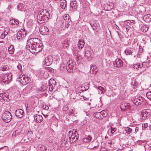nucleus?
<instances>
[{
  "label": "nucleus",
  "instance_id": "obj_1",
  "mask_svg": "<svg viewBox=\"0 0 151 151\" xmlns=\"http://www.w3.org/2000/svg\"><path fill=\"white\" fill-rule=\"evenodd\" d=\"M40 40L38 38H31L28 40L26 46V49L31 52L38 53L42 50Z\"/></svg>",
  "mask_w": 151,
  "mask_h": 151
},
{
  "label": "nucleus",
  "instance_id": "obj_2",
  "mask_svg": "<svg viewBox=\"0 0 151 151\" xmlns=\"http://www.w3.org/2000/svg\"><path fill=\"white\" fill-rule=\"evenodd\" d=\"M50 15L49 13L45 10H41L38 13L37 17V22L42 24L46 22L49 19Z\"/></svg>",
  "mask_w": 151,
  "mask_h": 151
},
{
  "label": "nucleus",
  "instance_id": "obj_3",
  "mask_svg": "<svg viewBox=\"0 0 151 151\" xmlns=\"http://www.w3.org/2000/svg\"><path fill=\"white\" fill-rule=\"evenodd\" d=\"M66 66V69L67 71L70 73L73 72L76 69L75 63L73 62L72 60L68 61Z\"/></svg>",
  "mask_w": 151,
  "mask_h": 151
},
{
  "label": "nucleus",
  "instance_id": "obj_4",
  "mask_svg": "<svg viewBox=\"0 0 151 151\" xmlns=\"http://www.w3.org/2000/svg\"><path fill=\"white\" fill-rule=\"evenodd\" d=\"M12 118L11 114L9 111H6L2 115L1 119L4 122H9L11 121Z\"/></svg>",
  "mask_w": 151,
  "mask_h": 151
},
{
  "label": "nucleus",
  "instance_id": "obj_5",
  "mask_svg": "<svg viewBox=\"0 0 151 151\" xmlns=\"http://www.w3.org/2000/svg\"><path fill=\"white\" fill-rule=\"evenodd\" d=\"M76 130L77 129H75V132H77ZM69 133L70 135V134H71V136L69 137V140L70 143H73L77 140L78 137V136L76 135L75 132L73 134V132L69 131Z\"/></svg>",
  "mask_w": 151,
  "mask_h": 151
},
{
  "label": "nucleus",
  "instance_id": "obj_6",
  "mask_svg": "<svg viewBox=\"0 0 151 151\" xmlns=\"http://www.w3.org/2000/svg\"><path fill=\"white\" fill-rule=\"evenodd\" d=\"M53 57L51 55H49L45 57L44 60V64L46 66H49L51 65L52 62Z\"/></svg>",
  "mask_w": 151,
  "mask_h": 151
},
{
  "label": "nucleus",
  "instance_id": "obj_7",
  "mask_svg": "<svg viewBox=\"0 0 151 151\" xmlns=\"http://www.w3.org/2000/svg\"><path fill=\"white\" fill-rule=\"evenodd\" d=\"M20 78V82L23 85H25L30 81V77H26L24 75H22Z\"/></svg>",
  "mask_w": 151,
  "mask_h": 151
},
{
  "label": "nucleus",
  "instance_id": "obj_8",
  "mask_svg": "<svg viewBox=\"0 0 151 151\" xmlns=\"http://www.w3.org/2000/svg\"><path fill=\"white\" fill-rule=\"evenodd\" d=\"M151 113V110L149 109H144L142 111L141 115H142V119L145 120L147 116L150 115Z\"/></svg>",
  "mask_w": 151,
  "mask_h": 151
},
{
  "label": "nucleus",
  "instance_id": "obj_9",
  "mask_svg": "<svg viewBox=\"0 0 151 151\" xmlns=\"http://www.w3.org/2000/svg\"><path fill=\"white\" fill-rule=\"evenodd\" d=\"M39 31L42 35H47L48 33L49 29L47 27L42 26L40 27Z\"/></svg>",
  "mask_w": 151,
  "mask_h": 151
},
{
  "label": "nucleus",
  "instance_id": "obj_10",
  "mask_svg": "<svg viewBox=\"0 0 151 151\" xmlns=\"http://www.w3.org/2000/svg\"><path fill=\"white\" fill-rule=\"evenodd\" d=\"M113 64L115 67L119 68L122 67L123 65L122 61L119 58H117L114 61Z\"/></svg>",
  "mask_w": 151,
  "mask_h": 151
},
{
  "label": "nucleus",
  "instance_id": "obj_11",
  "mask_svg": "<svg viewBox=\"0 0 151 151\" xmlns=\"http://www.w3.org/2000/svg\"><path fill=\"white\" fill-rule=\"evenodd\" d=\"M55 81L53 79H50L49 81V87L50 91H52L56 85Z\"/></svg>",
  "mask_w": 151,
  "mask_h": 151
},
{
  "label": "nucleus",
  "instance_id": "obj_12",
  "mask_svg": "<svg viewBox=\"0 0 151 151\" xmlns=\"http://www.w3.org/2000/svg\"><path fill=\"white\" fill-rule=\"evenodd\" d=\"M131 107L129 103H125L122 104L120 106V108L122 111H124L128 109H130Z\"/></svg>",
  "mask_w": 151,
  "mask_h": 151
},
{
  "label": "nucleus",
  "instance_id": "obj_13",
  "mask_svg": "<svg viewBox=\"0 0 151 151\" xmlns=\"http://www.w3.org/2000/svg\"><path fill=\"white\" fill-rule=\"evenodd\" d=\"M103 111H101L99 112L95 113L94 114V116L97 119H101L103 118V117L106 116L107 115V113L104 114H103Z\"/></svg>",
  "mask_w": 151,
  "mask_h": 151
},
{
  "label": "nucleus",
  "instance_id": "obj_14",
  "mask_svg": "<svg viewBox=\"0 0 151 151\" xmlns=\"http://www.w3.org/2000/svg\"><path fill=\"white\" fill-rule=\"evenodd\" d=\"M70 11L73 12L74 11L76 10L77 8V2L75 1H72L70 3Z\"/></svg>",
  "mask_w": 151,
  "mask_h": 151
},
{
  "label": "nucleus",
  "instance_id": "obj_15",
  "mask_svg": "<svg viewBox=\"0 0 151 151\" xmlns=\"http://www.w3.org/2000/svg\"><path fill=\"white\" fill-rule=\"evenodd\" d=\"M24 113L23 111L21 109H19L16 110L15 115L16 116L19 118H22L23 116Z\"/></svg>",
  "mask_w": 151,
  "mask_h": 151
},
{
  "label": "nucleus",
  "instance_id": "obj_16",
  "mask_svg": "<svg viewBox=\"0 0 151 151\" xmlns=\"http://www.w3.org/2000/svg\"><path fill=\"white\" fill-rule=\"evenodd\" d=\"M34 117L35 122L38 123L41 122L43 120L42 117L40 115L36 114L34 115Z\"/></svg>",
  "mask_w": 151,
  "mask_h": 151
},
{
  "label": "nucleus",
  "instance_id": "obj_17",
  "mask_svg": "<svg viewBox=\"0 0 151 151\" xmlns=\"http://www.w3.org/2000/svg\"><path fill=\"white\" fill-rule=\"evenodd\" d=\"M85 43L83 39H80L78 42V46L79 49L82 48L84 45Z\"/></svg>",
  "mask_w": 151,
  "mask_h": 151
},
{
  "label": "nucleus",
  "instance_id": "obj_18",
  "mask_svg": "<svg viewBox=\"0 0 151 151\" xmlns=\"http://www.w3.org/2000/svg\"><path fill=\"white\" fill-rule=\"evenodd\" d=\"M143 19L147 22H151V15L147 14L144 15L143 17Z\"/></svg>",
  "mask_w": 151,
  "mask_h": 151
},
{
  "label": "nucleus",
  "instance_id": "obj_19",
  "mask_svg": "<svg viewBox=\"0 0 151 151\" xmlns=\"http://www.w3.org/2000/svg\"><path fill=\"white\" fill-rule=\"evenodd\" d=\"M63 47H65L66 48L68 47L69 45V40L67 39L63 40L62 41Z\"/></svg>",
  "mask_w": 151,
  "mask_h": 151
},
{
  "label": "nucleus",
  "instance_id": "obj_20",
  "mask_svg": "<svg viewBox=\"0 0 151 151\" xmlns=\"http://www.w3.org/2000/svg\"><path fill=\"white\" fill-rule=\"evenodd\" d=\"M0 99L4 100L5 101H9V99L6 97V94L5 93H0Z\"/></svg>",
  "mask_w": 151,
  "mask_h": 151
},
{
  "label": "nucleus",
  "instance_id": "obj_21",
  "mask_svg": "<svg viewBox=\"0 0 151 151\" xmlns=\"http://www.w3.org/2000/svg\"><path fill=\"white\" fill-rule=\"evenodd\" d=\"M60 4L61 8L62 9H65L67 5L66 1L65 0H61L60 2Z\"/></svg>",
  "mask_w": 151,
  "mask_h": 151
},
{
  "label": "nucleus",
  "instance_id": "obj_22",
  "mask_svg": "<svg viewBox=\"0 0 151 151\" xmlns=\"http://www.w3.org/2000/svg\"><path fill=\"white\" fill-rule=\"evenodd\" d=\"M92 139L90 135H88L83 138V141L85 142H88L91 141Z\"/></svg>",
  "mask_w": 151,
  "mask_h": 151
},
{
  "label": "nucleus",
  "instance_id": "obj_23",
  "mask_svg": "<svg viewBox=\"0 0 151 151\" xmlns=\"http://www.w3.org/2000/svg\"><path fill=\"white\" fill-rule=\"evenodd\" d=\"M14 49L13 45H9L8 48V51L9 54H13L14 51Z\"/></svg>",
  "mask_w": 151,
  "mask_h": 151
},
{
  "label": "nucleus",
  "instance_id": "obj_24",
  "mask_svg": "<svg viewBox=\"0 0 151 151\" xmlns=\"http://www.w3.org/2000/svg\"><path fill=\"white\" fill-rule=\"evenodd\" d=\"M131 84L133 85V88L134 89H135L136 88H137L139 85L138 83L135 81H132Z\"/></svg>",
  "mask_w": 151,
  "mask_h": 151
},
{
  "label": "nucleus",
  "instance_id": "obj_25",
  "mask_svg": "<svg viewBox=\"0 0 151 151\" xmlns=\"http://www.w3.org/2000/svg\"><path fill=\"white\" fill-rule=\"evenodd\" d=\"M10 23L12 25H17L19 23L17 20H15L14 19H12L10 20Z\"/></svg>",
  "mask_w": 151,
  "mask_h": 151
},
{
  "label": "nucleus",
  "instance_id": "obj_26",
  "mask_svg": "<svg viewBox=\"0 0 151 151\" xmlns=\"http://www.w3.org/2000/svg\"><path fill=\"white\" fill-rule=\"evenodd\" d=\"M149 27L148 25H144L141 27V30L143 32H147L148 30Z\"/></svg>",
  "mask_w": 151,
  "mask_h": 151
},
{
  "label": "nucleus",
  "instance_id": "obj_27",
  "mask_svg": "<svg viewBox=\"0 0 151 151\" xmlns=\"http://www.w3.org/2000/svg\"><path fill=\"white\" fill-rule=\"evenodd\" d=\"M0 77L3 80H4L5 81L7 80V79L8 78V75L6 74H3L1 75Z\"/></svg>",
  "mask_w": 151,
  "mask_h": 151
},
{
  "label": "nucleus",
  "instance_id": "obj_28",
  "mask_svg": "<svg viewBox=\"0 0 151 151\" xmlns=\"http://www.w3.org/2000/svg\"><path fill=\"white\" fill-rule=\"evenodd\" d=\"M91 51H90L89 50H87L86 51L85 55L86 57L88 58L89 57H90L91 56Z\"/></svg>",
  "mask_w": 151,
  "mask_h": 151
},
{
  "label": "nucleus",
  "instance_id": "obj_29",
  "mask_svg": "<svg viewBox=\"0 0 151 151\" xmlns=\"http://www.w3.org/2000/svg\"><path fill=\"white\" fill-rule=\"evenodd\" d=\"M70 17L68 15H66L64 17V20L65 22H70L71 20L69 18Z\"/></svg>",
  "mask_w": 151,
  "mask_h": 151
},
{
  "label": "nucleus",
  "instance_id": "obj_30",
  "mask_svg": "<svg viewBox=\"0 0 151 151\" xmlns=\"http://www.w3.org/2000/svg\"><path fill=\"white\" fill-rule=\"evenodd\" d=\"M125 130L126 133L128 134H130L132 132V129L129 127H126L125 128Z\"/></svg>",
  "mask_w": 151,
  "mask_h": 151
},
{
  "label": "nucleus",
  "instance_id": "obj_31",
  "mask_svg": "<svg viewBox=\"0 0 151 151\" xmlns=\"http://www.w3.org/2000/svg\"><path fill=\"white\" fill-rule=\"evenodd\" d=\"M125 54L127 55H132V51L128 49H127L125 50Z\"/></svg>",
  "mask_w": 151,
  "mask_h": 151
},
{
  "label": "nucleus",
  "instance_id": "obj_32",
  "mask_svg": "<svg viewBox=\"0 0 151 151\" xmlns=\"http://www.w3.org/2000/svg\"><path fill=\"white\" fill-rule=\"evenodd\" d=\"M98 89L100 90L101 91V93H103L105 92V90L104 88L101 86H98Z\"/></svg>",
  "mask_w": 151,
  "mask_h": 151
},
{
  "label": "nucleus",
  "instance_id": "obj_33",
  "mask_svg": "<svg viewBox=\"0 0 151 151\" xmlns=\"http://www.w3.org/2000/svg\"><path fill=\"white\" fill-rule=\"evenodd\" d=\"M90 25L94 30H96L97 29L96 25L92 22H90Z\"/></svg>",
  "mask_w": 151,
  "mask_h": 151
},
{
  "label": "nucleus",
  "instance_id": "obj_34",
  "mask_svg": "<svg viewBox=\"0 0 151 151\" xmlns=\"http://www.w3.org/2000/svg\"><path fill=\"white\" fill-rule=\"evenodd\" d=\"M146 96L148 99L151 100V91L147 92L146 94Z\"/></svg>",
  "mask_w": 151,
  "mask_h": 151
},
{
  "label": "nucleus",
  "instance_id": "obj_35",
  "mask_svg": "<svg viewBox=\"0 0 151 151\" xmlns=\"http://www.w3.org/2000/svg\"><path fill=\"white\" fill-rule=\"evenodd\" d=\"M8 68H9L7 66H4L3 67H1V68L0 70L3 71H4L5 70H7L8 69Z\"/></svg>",
  "mask_w": 151,
  "mask_h": 151
},
{
  "label": "nucleus",
  "instance_id": "obj_36",
  "mask_svg": "<svg viewBox=\"0 0 151 151\" xmlns=\"http://www.w3.org/2000/svg\"><path fill=\"white\" fill-rule=\"evenodd\" d=\"M27 134L28 136H31L32 134V132L30 129H27Z\"/></svg>",
  "mask_w": 151,
  "mask_h": 151
},
{
  "label": "nucleus",
  "instance_id": "obj_37",
  "mask_svg": "<svg viewBox=\"0 0 151 151\" xmlns=\"http://www.w3.org/2000/svg\"><path fill=\"white\" fill-rule=\"evenodd\" d=\"M20 132L18 130L16 131L13 133L12 135L13 136L15 137L17 135H19Z\"/></svg>",
  "mask_w": 151,
  "mask_h": 151
},
{
  "label": "nucleus",
  "instance_id": "obj_38",
  "mask_svg": "<svg viewBox=\"0 0 151 151\" xmlns=\"http://www.w3.org/2000/svg\"><path fill=\"white\" fill-rule=\"evenodd\" d=\"M137 100L139 101V102H140V103L141 104L143 103V99L141 97H139L138 98H137Z\"/></svg>",
  "mask_w": 151,
  "mask_h": 151
},
{
  "label": "nucleus",
  "instance_id": "obj_39",
  "mask_svg": "<svg viewBox=\"0 0 151 151\" xmlns=\"http://www.w3.org/2000/svg\"><path fill=\"white\" fill-rule=\"evenodd\" d=\"M133 67L134 69L135 68L136 69H137L138 68H139V67H140L139 65V63L134 64Z\"/></svg>",
  "mask_w": 151,
  "mask_h": 151
},
{
  "label": "nucleus",
  "instance_id": "obj_40",
  "mask_svg": "<svg viewBox=\"0 0 151 151\" xmlns=\"http://www.w3.org/2000/svg\"><path fill=\"white\" fill-rule=\"evenodd\" d=\"M133 103L136 105H139L141 104L140 102L139 101L137 100H134Z\"/></svg>",
  "mask_w": 151,
  "mask_h": 151
},
{
  "label": "nucleus",
  "instance_id": "obj_41",
  "mask_svg": "<svg viewBox=\"0 0 151 151\" xmlns=\"http://www.w3.org/2000/svg\"><path fill=\"white\" fill-rule=\"evenodd\" d=\"M22 31H21V32L22 33V37H24L26 35L27 32L26 31L23 30L22 29Z\"/></svg>",
  "mask_w": 151,
  "mask_h": 151
},
{
  "label": "nucleus",
  "instance_id": "obj_42",
  "mask_svg": "<svg viewBox=\"0 0 151 151\" xmlns=\"http://www.w3.org/2000/svg\"><path fill=\"white\" fill-rule=\"evenodd\" d=\"M116 129L114 128L111 127V128L110 130L111 131V133L113 134L116 131Z\"/></svg>",
  "mask_w": 151,
  "mask_h": 151
},
{
  "label": "nucleus",
  "instance_id": "obj_43",
  "mask_svg": "<svg viewBox=\"0 0 151 151\" xmlns=\"http://www.w3.org/2000/svg\"><path fill=\"white\" fill-rule=\"evenodd\" d=\"M71 22H65V27L67 28H68L70 25V23H71Z\"/></svg>",
  "mask_w": 151,
  "mask_h": 151
},
{
  "label": "nucleus",
  "instance_id": "obj_44",
  "mask_svg": "<svg viewBox=\"0 0 151 151\" xmlns=\"http://www.w3.org/2000/svg\"><path fill=\"white\" fill-rule=\"evenodd\" d=\"M142 129L143 130V128L145 129L148 127L147 124V123H144L142 124Z\"/></svg>",
  "mask_w": 151,
  "mask_h": 151
},
{
  "label": "nucleus",
  "instance_id": "obj_45",
  "mask_svg": "<svg viewBox=\"0 0 151 151\" xmlns=\"http://www.w3.org/2000/svg\"><path fill=\"white\" fill-rule=\"evenodd\" d=\"M62 144L63 143L64 144V145H65L67 144V140H65V139H63L62 140Z\"/></svg>",
  "mask_w": 151,
  "mask_h": 151
},
{
  "label": "nucleus",
  "instance_id": "obj_46",
  "mask_svg": "<svg viewBox=\"0 0 151 151\" xmlns=\"http://www.w3.org/2000/svg\"><path fill=\"white\" fill-rule=\"evenodd\" d=\"M17 35H18L19 36H22V37L24 38L23 37H22V32L21 31H19L17 33Z\"/></svg>",
  "mask_w": 151,
  "mask_h": 151
},
{
  "label": "nucleus",
  "instance_id": "obj_47",
  "mask_svg": "<svg viewBox=\"0 0 151 151\" xmlns=\"http://www.w3.org/2000/svg\"><path fill=\"white\" fill-rule=\"evenodd\" d=\"M42 108L46 110H47L49 109L48 106L46 105H44L42 106Z\"/></svg>",
  "mask_w": 151,
  "mask_h": 151
},
{
  "label": "nucleus",
  "instance_id": "obj_48",
  "mask_svg": "<svg viewBox=\"0 0 151 151\" xmlns=\"http://www.w3.org/2000/svg\"><path fill=\"white\" fill-rule=\"evenodd\" d=\"M9 32V31L7 30H4V31L2 33L6 36L7 35Z\"/></svg>",
  "mask_w": 151,
  "mask_h": 151
},
{
  "label": "nucleus",
  "instance_id": "obj_49",
  "mask_svg": "<svg viewBox=\"0 0 151 151\" xmlns=\"http://www.w3.org/2000/svg\"><path fill=\"white\" fill-rule=\"evenodd\" d=\"M47 87H44V86H42L41 89L40 90V91H44L46 90Z\"/></svg>",
  "mask_w": 151,
  "mask_h": 151
},
{
  "label": "nucleus",
  "instance_id": "obj_50",
  "mask_svg": "<svg viewBox=\"0 0 151 151\" xmlns=\"http://www.w3.org/2000/svg\"><path fill=\"white\" fill-rule=\"evenodd\" d=\"M17 68L19 70H21L22 69V66L21 64H19L17 66Z\"/></svg>",
  "mask_w": 151,
  "mask_h": 151
},
{
  "label": "nucleus",
  "instance_id": "obj_51",
  "mask_svg": "<svg viewBox=\"0 0 151 151\" xmlns=\"http://www.w3.org/2000/svg\"><path fill=\"white\" fill-rule=\"evenodd\" d=\"M100 151H107V149L105 147H102L101 148L100 150Z\"/></svg>",
  "mask_w": 151,
  "mask_h": 151
},
{
  "label": "nucleus",
  "instance_id": "obj_52",
  "mask_svg": "<svg viewBox=\"0 0 151 151\" xmlns=\"http://www.w3.org/2000/svg\"><path fill=\"white\" fill-rule=\"evenodd\" d=\"M17 39L19 40H21L23 38L21 36H19L18 35H17Z\"/></svg>",
  "mask_w": 151,
  "mask_h": 151
},
{
  "label": "nucleus",
  "instance_id": "obj_53",
  "mask_svg": "<svg viewBox=\"0 0 151 151\" xmlns=\"http://www.w3.org/2000/svg\"><path fill=\"white\" fill-rule=\"evenodd\" d=\"M96 66L95 65H93L91 67V70H93L94 69H95L96 68Z\"/></svg>",
  "mask_w": 151,
  "mask_h": 151
},
{
  "label": "nucleus",
  "instance_id": "obj_54",
  "mask_svg": "<svg viewBox=\"0 0 151 151\" xmlns=\"http://www.w3.org/2000/svg\"><path fill=\"white\" fill-rule=\"evenodd\" d=\"M5 37L6 36L2 33V34L1 35L0 38L2 39H4Z\"/></svg>",
  "mask_w": 151,
  "mask_h": 151
},
{
  "label": "nucleus",
  "instance_id": "obj_55",
  "mask_svg": "<svg viewBox=\"0 0 151 151\" xmlns=\"http://www.w3.org/2000/svg\"><path fill=\"white\" fill-rule=\"evenodd\" d=\"M126 28L127 31H128L130 28V27L128 25L126 26Z\"/></svg>",
  "mask_w": 151,
  "mask_h": 151
},
{
  "label": "nucleus",
  "instance_id": "obj_56",
  "mask_svg": "<svg viewBox=\"0 0 151 151\" xmlns=\"http://www.w3.org/2000/svg\"><path fill=\"white\" fill-rule=\"evenodd\" d=\"M73 113V110H71V111H69V112L68 113V115H70L71 114H72Z\"/></svg>",
  "mask_w": 151,
  "mask_h": 151
},
{
  "label": "nucleus",
  "instance_id": "obj_57",
  "mask_svg": "<svg viewBox=\"0 0 151 151\" xmlns=\"http://www.w3.org/2000/svg\"><path fill=\"white\" fill-rule=\"evenodd\" d=\"M89 85L88 84H87L86 85V88L85 90H87L89 88Z\"/></svg>",
  "mask_w": 151,
  "mask_h": 151
},
{
  "label": "nucleus",
  "instance_id": "obj_58",
  "mask_svg": "<svg viewBox=\"0 0 151 151\" xmlns=\"http://www.w3.org/2000/svg\"><path fill=\"white\" fill-rule=\"evenodd\" d=\"M108 144L110 145H112L114 144V142H109Z\"/></svg>",
  "mask_w": 151,
  "mask_h": 151
},
{
  "label": "nucleus",
  "instance_id": "obj_59",
  "mask_svg": "<svg viewBox=\"0 0 151 151\" xmlns=\"http://www.w3.org/2000/svg\"><path fill=\"white\" fill-rule=\"evenodd\" d=\"M139 128L138 127H136L135 128V132L136 133L139 130Z\"/></svg>",
  "mask_w": 151,
  "mask_h": 151
},
{
  "label": "nucleus",
  "instance_id": "obj_60",
  "mask_svg": "<svg viewBox=\"0 0 151 151\" xmlns=\"http://www.w3.org/2000/svg\"><path fill=\"white\" fill-rule=\"evenodd\" d=\"M63 109L64 111H66L67 110V107L65 106V107Z\"/></svg>",
  "mask_w": 151,
  "mask_h": 151
},
{
  "label": "nucleus",
  "instance_id": "obj_61",
  "mask_svg": "<svg viewBox=\"0 0 151 151\" xmlns=\"http://www.w3.org/2000/svg\"><path fill=\"white\" fill-rule=\"evenodd\" d=\"M117 34L118 35V36H119V37L120 38V35H121V34L120 33H119V32H118V31H117Z\"/></svg>",
  "mask_w": 151,
  "mask_h": 151
},
{
  "label": "nucleus",
  "instance_id": "obj_62",
  "mask_svg": "<svg viewBox=\"0 0 151 151\" xmlns=\"http://www.w3.org/2000/svg\"><path fill=\"white\" fill-rule=\"evenodd\" d=\"M143 64H139V65L140 66V67H139V68H141L143 66Z\"/></svg>",
  "mask_w": 151,
  "mask_h": 151
},
{
  "label": "nucleus",
  "instance_id": "obj_63",
  "mask_svg": "<svg viewBox=\"0 0 151 151\" xmlns=\"http://www.w3.org/2000/svg\"><path fill=\"white\" fill-rule=\"evenodd\" d=\"M102 111H103V115L104 114H106V113L107 114V112H106V111H105L103 110Z\"/></svg>",
  "mask_w": 151,
  "mask_h": 151
},
{
  "label": "nucleus",
  "instance_id": "obj_64",
  "mask_svg": "<svg viewBox=\"0 0 151 151\" xmlns=\"http://www.w3.org/2000/svg\"><path fill=\"white\" fill-rule=\"evenodd\" d=\"M148 127L149 129L151 130V125H149Z\"/></svg>",
  "mask_w": 151,
  "mask_h": 151
}]
</instances>
